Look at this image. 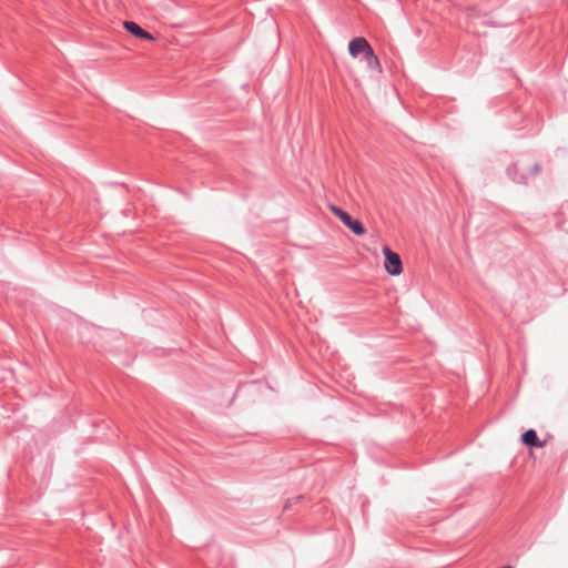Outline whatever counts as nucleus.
Returning a JSON list of instances; mask_svg holds the SVG:
<instances>
[{"instance_id":"0eeeda50","label":"nucleus","mask_w":568,"mask_h":568,"mask_svg":"<svg viewBox=\"0 0 568 568\" xmlns=\"http://www.w3.org/2000/svg\"><path fill=\"white\" fill-rule=\"evenodd\" d=\"M364 61L371 70H381V62L378 57L375 54L373 48L371 47L364 54Z\"/></svg>"},{"instance_id":"f03ea898","label":"nucleus","mask_w":568,"mask_h":568,"mask_svg":"<svg viewBox=\"0 0 568 568\" xmlns=\"http://www.w3.org/2000/svg\"><path fill=\"white\" fill-rule=\"evenodd\" d=\"M331 211L335 216H337L352 232L356 235H363L366 232V229L362 224L361 221L354 220L347 212L342 210L336 205L329 206Z\"/></svg>"},{"instance_id":"39448f33","label":"nucleus","mask_w":568,"mask_h":568,"mask_svg":"<svg viewBox=\"0 0 568 568\" xmlns=\"http://www.w3.org/2000/svg\"><path fill=\"white\" fill-rule=\"evenodd\" d=\"M123 26L128 32L133 34L136 38L144 39L148 41H153L154 37L148 32L146 30L142 29L138 23L133 21H124Z\"/></svg>"},{"instance_id":"7ed1b4c3","label":"nucleus","mask_w":568,"mask_h":568,"mask_svg":"<svg viewBox=\"0 0 568 568\" xmlns=\"http://www.w3.org/2000/svg\"><path fill=\"white\" fill-rule=\"evenodd\" d=\"M385 255V270L390 275H399L403 272V264L399 255L393 252L388 246L383 247Z\"/></svg>"},{"instance_id":"f257e3e1","label":"nucleus","mask_w":568,"mask_h":568,"mask_svg":"<svg viewBox=\"0 0 568 568\" xmlns=\"http://www.w3.org/2000/svg\"><path fill=\"white\" fill-rule=\"evenodd\" d=\"M466 29L468 32L480 36V26H488V21L486 20V14H481L479 10H477L475 7H469L466 9Z\"/></svg>"},{"instance_id":"6e6552de","label":"nucleus","mask_w":568,"mask_h":568,"mask_svg":"<svg viewBox=\"0 0 568 568\" xmlns=\"http://www.w3.org/2000/svg\"><path fill=\"white\" fill-rule=\"evenodd\" d=\"M507 173L509 178H511L515 182L521 183L525 181V174H520L518 176L517 163H514L508 166Z\"/></svg>"},{"instance_id":"423d86ee","label":"nucleus","mask_w":568,"mask_h":568,"mask_svg":"<svg viewBox=\"0 0 568 568\" xmlns=\"http://www.w3.org/2000/svg\"><path fill=\"white\" fill-rule=\"evenodd\" d=\"M521 443L528 447H544L546 442H541L535 429H528L521 435Z\"/></svg>"},{"instance_id":"20e7f679","label":"nucleus","mask_w":568,"mask_h":568,"mask_svg":"<svg viewBox=\"0 0 568 568\" xmlns=\"http://www.w3.org/2000/svg\"><path fill=\"white\" fill-rule=\"evenodd\" d=\"M369 48L371 44L363 37L354 38L348 43V51L353 58H357L359 54H364Z\"/></svg>"}]
</instances>
